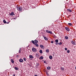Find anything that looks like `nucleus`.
Masks as SVG:
<instances>
[{
    "instance_id": "obj_40",
    "label": "nucleus",
    "mask_w": 76,
    "mask_h": 76,
    "mask_svg": "<svg viewBox=\"0 0 76 76\" xmlns=\"http://www.w3.org/2000/svg\"><path fill=\"white\" fill-rule=\"evenodd\" d=\"M46 64H47V63Z\"/></svg>"
},
{
    "instance_id": "obj_12",
    "label": "nucleus",
    "mask_w": 76,
    "mask_h": 76,
    "mask_svg": "<svg viewBox=\"0 0 76 76\" xmlns=\"http://www.w3.org/2000/svg\"><path fill=\"white\" fill-rule=\"evenodd\" d=\"M34 45L36 46L37 47H39V45H38V44L37 43H34Z\"/></svg>"
},
{
    "instance_id": "obj_10",
    "label": "nucleus",
    "mask_w": 76,
    "mask_h": 76,
    "mask_svg": "<svg viewBox=\"0 0 76 76\" xmlns=\"http://www.w3.org/2000/svg\"><path fill=\"white\" fill-rule=\"evenodd\" d=\"M44 58V57L42 56H41L39 58V60H42Z\"/></svg>"
},
{
    "instance_id": "obj_5",
    "label": "nucleus",
    "mask_w": 76,
    "mask_h": 76,
    "mask_svg": "<svg viewBox=\"0 0 76 76\" xmlns=\"http://www.w3.org/2000/svg\"><path fill=\"white\" fill-rule=\"evenodd\" d=\"M29 58L30 59V60H32V58H34V57L32 55H29Z\"/></svg>"
},
{
    "instance_id": "obj_32",
    "label": "nucleus",
    "mask_w": 76,
    "mask_h": 76,
    "mask_svg": "<svg viewBox=\"0 0 76 76\" xmlns=\"http://www.w3.org/2000/svg\"><path fill=\"white\" fill-rule=\"evenodd\" d=\"M19 57V56L18 55L16 56V57H17V58H18V57Z\"/></svg>"
},
{
    "instance_id": "obj_28",
    "label": "nucleus",
    "mask_w": 76,
    "mask_h": 76,
    "mask_svg": "<svg viewBox=\"0 0 76 76\" xmlns=\"http://www.w3.org/2000/svg\"><path fill=\"white\" fill-rule=\"evenodd\" d=\"M31 42H32V43H33V44H35L34 41V40H32Z\"/></svg>"
},
{
    "instance_id": "obj_4",
    "label": "nucleus",
    "mask_w": 76,
    "mask_h": 76,
    "mask_svg": "<svg viewBox=\"0 0 76 76\" xmlns=\"http://www.w3.org/2000/svg\"><path fill=\"white\" fill-rule=\"evenodd\" d=\"M46 31L47 33H49L50 34H52V32L50 31H49L48 30H46Z\"/></svg>"
},
{
    "instance_id": "obj_7",
    "label": "nucleus",
    "mask_w": 76,
    "mask_h": 76,
    "mask_svg": "<svg viewBox=\"0 0 76 76\" xmlns=\"http://www.w3.org/2000/svg\"><path fill=\"white\" fill-rule=\"evenodd\" d=\"M73 41H71V43L72 44H73V45H76V44L75 43V41L73 40Z\"/></svg>"
},
{
    "instance_id": "obj_36",
    "label": "nucleus",
    "mask_w": 76,
    "mask_h": 76,
    "mask_svg": "<svg viewBox=\"0 0 76 76\" xmlns=\"http://www.w3.org/2000/svg\"><path fill=\"white\" fill-rule=\"evenodd\" d=\"M13 76H15V74H13Z\"/></svg>"
},
{
    "instance_id": "obj_27",
    "label": "nucleus",
    "mask_w": 76,
    "mask_h": 76,
    "mask_svg": "<svg viewBox=\"0 0 76 76\" xmlns=\"http://www.w3.org/2000/svg\"><path fill=\"white\" fill-rule=\"evenodd\" d=\"M23 60H24V61H26V58H23Z\"/></svg>"
},
{
    "instance_id": "obj_18",
    "label": "nucleus",
    "mask_w": 76,
    "mask_h": 76,
    "mask_svg": "<svg viewBox=\"0 0 76 76\" xmlns=\"http://www.w3.org/2000/svg\"><path fill=\"white\" fill-rule=\"evenodd\" d=\"M22 50V49L21 48H20L19 50V52L18 53H21V51Z\"/></svg>"
},
{
    "instance_id": "obj_22",
    "label": "nucleus",
    "mask_w": 76,
    "mask_h": 76,
    "mask_svg": "<svg viewBox=\"0 0 76 76\" xmlns=\"http://www.w3.org/2000/svg\"><path fill=\"white\" fill-rule=\"evenodd\" d=\"M68 25H69V26H72V24L71 23H68Z\"/></svg>"
},
{
    "instance_id": "obj_15",
    "label": "nucleus",
    "mask_w": 76,
    "mask_h": 76,
    "mask_svg": "<svg viewBox=\"0 0 76 76\" xmlns=\"http://www.w3.org/2000/svg\"><path fill=\"white\" fill-rule=\"evenodd\" d=\"M38 41L37 40H34V44H36V43H38Z\"/></svg>"
},
{
    "instance_id": "obj_1",
    "label": "nucleus",
    "mask_w": 76,
    "mask_h": 76,
    "mask_svg": "<svg viewBox=\"0 0 76 76\" xmlns=\"http://www.w3.org/2000/svg\"><path fill=\"white\" fill-rule=\"evenodd\" d=\"M54 42H56L55 44H56V45H62V42H60L59 43H58V39L55 40V41Z\"/></svg>"
},
{
    "instance_id": "obj_20",
    "label": "nucleus",
    "mask_w": 76,
    "mask_h": 76,
    "mask_svg": "<svg viewBox=\"0 0 76 76\" xmlns=\"http://www.w3.org/2000/svg\"><path fill=\"white\" fill-rule=\"evenodd\" d=\"M3 22L4 23H7V22H6V21L5 20H3Z\"/></svg>"
},
{
    "instance_id": "obj_31",
    "label": "nucleus",
    "mask_w": 76,
    "mask_h": 76,
    "mask_svg": "<svg viewBox=\"0 0 76 76\" xmlns=\"http://www.w3.org/2000/svg\"><path fill=\"white\" fill-rule=\"evenodd\" d=\"M65 50L66 51V50H67V48H65Z\"/></svg>"
},
{
    "instance_id": "obj_34",
    "label": "nucleus",
    "mask_w": 76,
    "mask_h": 76,
    "mask_svg": "<svg viewBox=\"0 0 76 76\" xmlns=\"http://www.w3.org/2000/svg\"><path fill=\"white\" fill-rule=\"evenodd\" d=\"M46 74H47V75H49L48 73L47 72H46Z\"/></svg>"
},
{
    "instance_id": "obj_8",
    "label": "nucleus",
    "mask_w": 76,
    "mask_h": 76,
    "mask_svg": "<svg viewBox=\"0 0 76 76\" xmlns=\"http://www.w3.org/2000/svg\"><path fill=\"white\" fill-rule=\"evenodd\" d=\"M65 28L66 30V31H70V29L68 27H65Z\"/></svg>"
},
{
    "instance_id": "obj_2",
    "label": "nucleus",
    "mask_w": 76,
    "mask_h": 76,
    "mask_svg": "<svg viewBox=\"0 0 76 76\" xmlns=\"http://www.w3.org/2000/svg\"><path fill=\"white\" fill-rule=\"evenodd\" d=\"M17 8L19 11H22V7H20L19 6H17Z\"/></svg>"
},
{
    "instance_id": "obj_30",
    "label": "nucleus",
    "mask_w": 76,
    "mask_h": 76,
    "mask_svg": "<svg viewBox=\"0 0 76 76\" xmlns=\"http://www.w3.org/2000/svg\"><path fill=\"white\" fill-rule=\"evenodd\" d=\"M67 53H70V50H67Z\"/></svg>"
},
{
    "instance_id": "obj_33",
    "label": "nucleus",
    "mask_w": 76,
    "mask_h": 76,
    "mask_svg": "<svg viewBox=\"0 0 76 76\" xmlns=\"http://www.w3.org/2000/svg\"><path fill=\"white\" fill-rule=\"evenodd\" d=\"M46 61H44V63H46Z\"/></svg>"
},
{
    "instance_id": "obj_6",
    "label": "nucleus",
    "mask_w": 76,
    "mask_h": 76,
    "mask_svg": "<svg viewBox=\"0 0 76 76\" xmlns=\"http://www.w3.org/2000/svg\"><path fill=\"white\" fill-rule=\"evenodd\" d=\"M43 37L45 40H46V41H48V38H47L45 36H43Z\"/></svg>"
},
{
    "instance_id": "obj_23",
    "label": "nucleus",
    "mask_w": 76,
    "mask_h": 76,
    "mask_svg": "<svg viewBox=\"0 0 76 76\" xmlns=\"http://www.w3.org/2000/svg\"><path fill=\"white\" fill-rule=\"evenodd\" d=\"M65 38L66 39H69V37H68L67 36H66L65 37Z\"/></svg>"
},
{
    "instance_id": "obj_37",
    "label": "nucleus",
    "mask_w": 76,
    "mask_h": 76,
    "mask_svg": "<svg viewBox=\"0 0 76 76\" xmlns=\"http://www.w3.org/2000/svg\"><path fill=\"white\" fill-rule=\"evenodd\" d=\"M34 76H38V75H35Z\"/></svg>"
},
{
    "instance_id": "obj_16",
    "label": "nucleus",
    "mask_w": 76,
    "mask_h": 76,
    "mask_svg": "<svg viewBox=\"0 0 76 76\" xmlns=\"http://www.w3.org/2000/svg\"><path fill=\"white\" fill-rule=\"evenodd\" d=\"M15 69V70H19V68H18V67H15L14 68Z\"/></svg>"
},
{
    "instance_id": "obj_38",
    "label": "nucleus",
    "mask_w": 76,
    "mask_h": 76,
    "mask_svg": "<svg viewBox=\"0 0 76 76\" xmlns=\"http://www.w3.org/2000/svg\"><path fill=\"white\" fill-rule=\"evenodd\" d=\"M9 22H7V24H9Z\"/></svg>"
},
{
    "instance_id": "obj_25",
    "label": "nucleus",
    "mask_w": 76,
    "mask_h": 76,
    "mask_svg": "<svg viewBox=\"0 0 76 76\" xmlns=\"http://www.w3.org/2000/svg\"><path fill=\"white\" fill-rule=\"evenodd\" d=\"M51 69V67H50L48 66L47 67V69L48 70H50Z\"/></svg>"
},
{
    "instance_id": "obj_26",
    "label": "nucleus",
    "mask_w": 76,
    "mask_h": 76,
    "mask_svg": "<svg viewBox=\"0 0 76 76\" xmlns=\"http://www.w3.org/2000/svg\"><path fill=\"white\" fill-rule=\"evenodd\" d=\"M46 52H47V53H48L49 52V50L48 49H46Z\"/></svg>"
},
{
    "instance_id": "obj_17",
    "label": "nucleus",
    "mask_w": 76,
    "mask_h": 76,
    "mask_svg": "<svg viewBox=\"0 0 76 76\" xmlns=\"http://www.w3.org/2000/svg\"><path fill=\"white\" fill-rule=\"evenodd\" d=\"M61 70H62V71H64V68L61 67Z\"/></svg>"
},
{
    "instance_id": "obj_13",
    "label": "nucleus",
    "mask_w": 76,
    "mask_h": 76,
    "mask_svg": "<svg viewBox=\"0 0 76 76\" xmlns=\"http://www.w3.org/2000/svg\"><path fill=\"white\" fill-rule=\"evenodd\" d=\"M67 10L68 12H72V10L70 9H67Z\"/></svg>"
},
{
    "instance_id": "obj_14",
    "label": "nucleus",
    "mask_w": 76,
    "mask_h": 76,
    "mask_svg": "<svg viewBox=\"0 0 76 76\" xmlns=\"http://www.w3.org/2000/svg\"><path fill=\"white\" fill-rule=\"evenodd\" d=\"M11 61L12 63H13V64H14V61H13V59H11Z\"/></svg>"
},
{
    "instance_id": "obj_29",
    "label": "nucleus",
    "mask_w": 76,
    "mask_h": 76,
    "mask_svg": "<svg viewBox=\"0 0 76 76\" xmlns=\"http://www.w3.org/2000/svg\"><path fill=\"white\" fill-rule=\"evenodd\" d=\"M50 42L52 43V44H53V43H54V41H51Z\"/></svg>"
},
{
    "instance_id": "obj_39",
    "label": "nucleus",
    "mask_w": 76,
    "mask_h": 76,
    "mask_svg": "<svg viewBox=\"0 0 76 76\" xmlns=\"http://www.w3.org/2000/svg\"><path fill=\"white\" fill-rule=\"evenodd\" d=\"M75 69H76V67H75Z\"/></svg>"
},
{
    "instance_id": "obj_3",
    "label": "nucleus",
    "mask_w": 76,
    "mask_h": 76,
    "mask_svg": "<svg viewBox=\"0 0 76 76\" xmlns=\"http://www.w3.org/2000/svg\"><path fill=\"white\" fill-rule=\"evenodd\" d=\"M32 50L33 51V52H37V49H35V48H33L32 49Z\"/></svg>"
},
{
    "instance_id": "obj_21",
    "label": "nucleus",
    "mask_w": 76,
    "mask_h": 76,
    "mask_svg": "<svg viewBox=\"0 0 76 76\" xmlns=\"http://www.w3.org/2000/svg\"><path fill=\"white\" fill-rule=\"evenodd\" d=\"M49 58L50 59H52L53 58V56H50L49 57Z\"/></svg>"
},
{
    "instance_id": "obj_24",
    "label": "nucleus",
    "mask_w": 76,
    "mask_h": 76,
    "mask_svg": "<svg viewBox=\"0 0 76 76\" xmlns=\"http://www.w3.org/2000/svg\"><path fill=\"white\" fill-rule=\"evenodd\" d=\"M39 52L41 54H42V50H40L39 51Z\"/></svg>"
},
{
    "instance_id": "obj_35",
    "label": "nucleus",
    "mask_w": 76,
    "mask_h": 76,
    "mask_svg": "<svg viewBox=\"0 0 76 76\" xmlns=\"http://www.w3.org/2000/svg\"><path fill=\"white\" fill-rule=\"evenodd\" d=\"M37 66H39V64H37Z\"/></svg>"
},
{
    "instance_id": "obj_19",
    "label": "nucleus",
    "mask_w": 76,
    "mask_h": 76,
    "mask_svg": "<svg viewBox=\"0 0 76 76\" xmlns=\"http://www.w3.org/2000/svg\"><path fill=\"white\" fill-rule=\"evenodd\" d=\"M40 47L41 48H43V47H44V46H43V45H40Z\"/></svg>"
},
{
    "instance_id": "obj_11",
    "label": "nucleus",
    "mask_w": 76,
    "mask_h": 76,
    "mask_svg": "<svg viewBox=\"0 0 76 76\" xmlns=\"http://www.w3.org/2000/svg\"><path fill=\"white\" fill-rule=\"evenodd\" d=\"M23 60L22 59H20L19 60V61H20V63H22V62H23Z\"/></svg>"
},
{
    "instance_id": "obj_9",
    "label": "nucleus",
    "mask_w": 76,
    "mask_h": 76,
    "mask_svg": "<svg viewBox=\"0 0 76 76\" xmlns=\"http://www.w3.org/2000/svg\"><path fill=\"white\" fill-rule=\"evenodd\" d=\"M10 15L11 16H13L15 15V13H14V12H12L10 14Z\"/></svg>"
}]
</instances>
